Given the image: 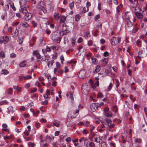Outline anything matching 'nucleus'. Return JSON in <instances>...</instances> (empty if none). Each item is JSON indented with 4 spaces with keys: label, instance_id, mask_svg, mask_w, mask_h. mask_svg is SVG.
I'll use <instances>...</instances> for the list:
<instances>
[{
    "label": "nucleus",
    "instance_id": "1",
    "mask_svg": "<svg viewBox=\"0 0 147 147\" xmlns=\"http://www.w3.org/2000/svg\"><path fill=\"white\" fill-rule=\"evenodd\" d=\"M102 123L104 124L106 128H109V129L115 127V124L112 123V120L111 119H105Z\"/></svg>",
    "mask_w": 147,
    "mask_h": 147
},
{
    "label": "nucleus",
    "instance_id": "2",
    "mask_svg": "<svg viewBox=\"0 0 147 147\" xmlns=\"http://www.w3.org/2000/svg\"><path fill=\"white\" fill-rule=\"evenodd\" d=\"M121 38L120 37L117 38L113 37L111 39V44L112 45H115L119 43L121 41Z\"/></svg>",
    "mask_w": 147,
    "mask_h": 147
},
{
    "label": "nucleus",
    "instance_id": "3",
    "mask_svg": "<svg viewBox=\"0 0 147 147\" xmlns=\"http://www.w3.org/2000/svg\"><path fill=\"white\" fill-rule=\"evenodd\" d=\"M9 40V38L7 36H1L0 37V43L1 44H5Z\"/></svg>",
    "mask_w": 147,
    "mask_h": 147
},
{
    "label": "nucleus",
    "instance_id": "4",
    "mask_svg": "<svg viewBox=\"0 0 147 147\" xmlns=\"http://www.w3.org/2000/svg\"><path fill=\"white\" fill-rule=\"evenodd\" d=\"M86 73L84 70H81L79 71L78 76L80 78L83 79L85 77Z\"/></svg>",
    "mask_w": 147,
    "mask_h": 147
},
{
    "label": "nucleus",
    "instance_id": "5",
    "mask_svg": "<svg viewBox=\"0 0 147 147\" xmlns=\"http://www.w3.org/2000/svg\"><path fill=\"white\" fill-rule=\"evenodd\" d=\"M98 107V103H94L92 104L90 106L91 110L93 112L96 110Z\"/></svg>",
    "mask_w": 147,
    "mask_h": 147
},
{
    "label": "nucleus",
    "instance_id": "6",
    "mask_svg": "<svg viewBox=\"0 0 147 147\" xmlns=\"http://www.w3.org/2000/svg\"><path fill=\"white\" fill-rule=\"evenodd\" d=\"M67 27L68 26L65 23H64L62 25V27H63V34L65 35L68 32V30L67 28Z\"/></svg>",
    "mask_w": 147,
    "mask_h": 147
},
{
    "label": "nucleus",
    "instance_id": "7",
    "mask_svg": "<svg viewBox=\"0 0 147 147\" xmlns=\"http://www.w3.org/2000/svg\"><path fill=\"white\" fill-rule=\"evenodd\" d=\"M25 18L26 20H30L32 17V14L31 13L28 12L25 15Z\"/></svg>",
    "mask_w": 147,
    "mask_h": 147
},
{
    "label": "nucleus",
    "instance_id": "8",
    "mask_svg": "<svg viewBox=\"0 0 147 147\" xmlns=\"http://www.w3.org/2000/svg\"><path fill=\"white\" fill-rule=\"evenodd\" d=\"M135 14L136 17L138 19L142 18L143 16V14L142 13L137 11L135 12Z\"/></svg>",
    "mask_w": 147,
    "mask_h": 147
},
{
    "label": "nucleus",
    "instance_id": "9",
    "mask_svg": "<svg viewBox=\"0 0 147 147\" xmlns=\"http://www.w3.org/2000/svg\"><path fill=\"white\" fill-rule=\"evenodd\" d=\"M54 35L52 34V36L51 37L52 38L53 40H54L57 43H59L60 42L61 38L60 37H57L56 38L54 39L53 38Z\"/></svg>",
    "mask_w": 147,
    "mask_h": 147
},
{
    "label": "nucleus",
    "instance_id": "10",
    "mask_svg": "<svg viewBox=\"0 0 147 147\" xmlns=\"http://www.w3.org/2000/svg\"><path fill=\"white\" fill-rule=\"evenodd\" d=\"M57 72L58 73H60L61 74H62L63 72V71L61 70L59 68H55L54 69V72L55 74H56Z\"/></svg>",
    "mask_w": 147,
    "mask_h": 147
},
{
    "label": "nucleus",
    "instance_id": "11",
    "mask_svg": "<svg viewBox=\"0 0 147 147\" xmlns=\"http://www.w3.org/2000/svg\"><path fill=\"white\" fill-rule=\"evenodd\" d=\"M21 11L24 15H25L28 12L27 8L26 7L22 8Z\"/></svg>",
    "mask_w": 147,
    "mask_h": 147
},
{
    "label": "nucleus",
    "instance_id": "12",
    "mask_svg": "<svg viewBox=\"0 0 147 147\" xmlns=\"http://www.w3.org/2000/svg\"><path fill=\"white\" fill-rule=\"evenodd\" d=\"M96 69L94 71V73H96L98 72L100 70V67L99 65H97L96 67Z\"/></svg>",
    "mask_w": 147,
    "mask_h": 147
},
{
    "label": "nucleus",
    "instance_id": "13",
    "mask_svg": "<svg viewBox=\"0 0 147 147\" xmlns=\"http://www.w3.org/2000/svg\"><path fill=\"white\" fill-rule=\"evenodd\" d=\"M12 88H10L8 89H7L5 91V93L7 94H11L12 92Z\"/></svg>",
    "mask_w": 147,
    "mask_h": 147
},
{
    "label": "nucleus",
    "instance_id": "14",
    "mask_svg": "<svg viewBox=\"0 0 147 147\" xmlns=\"http://www.w3.org/2000/svg\"><path fill=\"white\" fill-rule=\"evenodd\" d=\"M26 61H24L19 64V65L20 67H25L26 64Z\"/></svg>",
    "mask_w": 147,
    "mask_h": 147
},
{
    "label": "nucleus",
    "instance_id": "15",
    "mask_svg": "<svg viewBox=\"0 0 147 147\" xmlns=\"http://www.w3.org/2000/svg\"><path fill=\"white\" fill-rule=\"evenodd\" d=\"M54 63V60H51L49 61L47 63V65L49 67H51L53 64Z\"/></svg>",
    "mask_w": 147,
    "mask_h": 147
},
{
    "label": "nucleus",
    "instance_id": "16",
    "mask_svg": "<svg viewBox=\"0 0 147 147\" xmlns=\"http://www.w3.org/2000/svg\"><path fill=\"white\" fill-rule=\"evenodd\" d=\"M61 15L59 14V13H55L54 15V18L56 20H58L59 19Z\"/></svg>",
    "mask_w": 147,
    "mask_h": 147
},
{
    "label": "nucleus",
    "instance_id": "17",
    "mask_svg": "<svg viewBox=\"0 0 147 147\" xmlns=\"http://www.w3.org/2000/svg\"><path fill=\"white\" fill-rule=\"evenodd\" d=\"M104 115L106 117H111L112 116V113L111 112L109 111L108 112H106V113H105Z\"/></svg>",
    "mask_w": 147,
    "mask_h": 147
},
{
    "label": "nucleus",
    "instance_id": "18",
    "mask_svg": "<svg viewBox=\"0 0 147 147\" xmlns=\"http://www.w3.org/2000/svg\"><path fill=\"white\" fill-rule=\"evenodd\" d=\"M13 88L14 89L16 90L18 92H19L20 91L21 88L18 86H14Z\"/></svg>",
    "mask_w": 147,
    "mask_h": 147
},
{
    "label": "nucleus",
    "instance_id": "19",
    "mask_svg": "<svg viewBox=\"0 0 147 147\" xmlns=\"http://www.w3.org/2000/svg\"><path fill=\"white\" fill-rule=\"evenodd\" d=\"M23 40V39L22 37L18 38V42H19V44L20 45H21L22 43Z\"/></svg>",
    "mask_w": 147,
    "mask_h": 147
},
{
    "label": "nucleus",
    "instance_id": "20",
    "mask_svg": "<svg viewBox=\"0 0 147 147\" xmlns=\"http://www.w3.org/2000/svg\"><path fill=\"white\" fill-rule=\"evenodd\" d=\"M142 141V140L140 138H136L135 139V142L136 143H141Z\"/></svg>",
    "mask_w": 147,
    "mask_h": 147
},
{
    "label": "nucleus",
    "instance_id": "21",
    "mask_svg": "<svg viewBox=\"0 0 147 147\" xmlns=\"http://www.w3.org/2000/svg\"><path fill=\"white\" fill-rule=\"evenodd\" d=\"M92 63L94 64H96L97 63V60L96 58H92Z\"/></svg>",
    "mask_w": 147,
    "mask_h": 147
},
{
    "label": "nucleus",
    "instance_id": "22",
    "mask_svg": "<svg viewBox=\"0 0 147 147\" xmlns=\"http://www.w3.org/2000/svg\"><path fill=\"white\" fill-rule=\"evenodd\" d=\"M8 73V72L6 69H3L1 70V74L4 75H6Z\"/></svg>",
    "mask_w": 147,
    "mask_h": 147
},
{
    "label": "nucleus",
    "instance_id": "23",
    "mask_svg": "<svg viewBox=\"0 0 147 147\" xmlns=\"http://www.w3.org/2000/svg\"><path fill=\"white\" fill-rule=\"evenodd\" d=\"M9 4L11 7L12 8L13 10L15 11L16 10V8L14 6V4L13 3H9Z\"/></svg>",
    "mask_w": 147,
    "mask_h": 147
},
{
    "label": "nucleus",
    "instance_id": "24",
    "mask_svg": "<svg viewBox=\"0 0 147 147\" xmlns=\"http://www.w3.org/2000/svg\"><path fill=\"white\" fill-rule=\"evenodd\" d=\"M66 17L64 16H62L61 17L60 19V22L64 23L65 21Z\"/></svg>",
    "mask_w": 147,
    "mask_h": 147
},
{
    "label": "nucleus",
    "instance_id": "25",
    "mask_svg": "<svg viewBox=\"0 0 147 147\" xmlns=\"http://www.w3.org/2000/svg\"><path fill=\"white\" fill-rule=\"evenodd\" d=\"M28 145L29 147H34L35 144L34 143L30 142L28 143Z\"/></svg>",
    "mask_w": 147,
    "mask_h": 147
},
{
    "label": "nucleus",
    "instance_id": "26",
    "mask_svg": "<svg viewBox=\"0 0 147 147\" xmlns=\"http://www.w3.org/2000/svg\"><path fill=\"white\" fill-rule=\"evenodd\" d=\"M5 56V53L1 51L0 52V57H2V58H3Z\"/></svg>",
    "mask_w": 147,
    "mask_h": 147
},
{
    "label": "nucleus",
    "instance_id": "27",
    "mask_svg": "<svg viewBox=\"0 0 147 147\" xmlns=\"http://www.w3.org/2000/svg\"><path fill=\"white\" fill-rule=\"evenodd\" d=\"M6 16L7 13L6 12L4 14H2L1 16V18L3 20H4Z\"/></svg>",
    "mask_w": 147,
    "mask_h": 147
},
{
    "label": "nucleus",
    "instance_id": "28",
    "mask_svg": "<svg viewBox=\"0 0 147 147\" xmlns=\"http://www.w3.org/2000/svg\"><path fill=\"white\" fill-rule=\"evenodd\" d=\"M127 25L128 27H130L132 26V23L131 21L127 22Z\"/></svg>",
    "mask_w": 147,
    "mask_h": 147
},
{
    "label": "nucleus",
    "instance_id": "29",
    "mask_svg": "<svg viewBox=\"0 0 147 147\" xmlns=\"http://www.w3.org/2000/svg\"><path fill=\"white\" fill-rule=\"evenodd\" d=\"M89 146L90 147H95V144L92 142H90L89 143Z\"/></svg>",
    "mask_w": 147,
    "mask_h": 147
},
{
    "label": "nucleus",
    "instance_id": "30",
    "mask_svg": "<svg viewBox=\"0 0 147 147\" xmlns=\"http://www.w3.org/2000/svg\"><path fill=\"white\" fill-rule=\"evenodd\" d=\"M113 86V84L112 83H110L109 85V86L107 88V91H110L112 88Z\"/></svg>",
    "mask_w": 147,
    "mask_h": 147
},
{
    "label": "nucleus",
    "instance_id": "31",
    "mask_svg": "<svg viewBox=\"0 0 147 147\" xmlns=\"http://www.w3.org/2000/svg\"><path fill=\"white\" fill-rule=\"evenodd\" d=\"M90 122L89 121H86L83 122V125L84 126H88L89 125Z\"/></svg>",
    "mask_w": 147,
    "mask_h": 147
},
{
    "label": "nucleus",
    "instance_id": "32",
    "mask_svg": "<svg viewBox=\"0 0 147 147\" xmlns=\"http://www.w3.org/2000/svg\"><path fill=\"white\" fill-rule=\"evenodd\" d=\"M80 16L78 15H76L75 17V20L76 21L78 22L79 20L80 19Z\"/></svg>",
    "mask_w": 147,
    "mask_h": 147
},
{
    "label": "nucleus",
    "instance_id": "33",
    "mask_svg": "<svg viewBox=\"0 0 147 147\" xmlns=\"http://www.w3.org/2000/svg\"><path fill=\"white\" fill-rule=\"evenodd\" d=\"M56 66L57 67L56 68H60L61 67V64H60V63H59V62H56Z\"/></svg>",
    "mask_w": 147,
    "mask_h": 147
},
{
    "label": "nucleus",
    "instance_id": "34",
    "mask_svg": "<svg viewBox=\"0 0 147 147\" xmlns=\"http://www.w3.org/2000/svg\"><path fill=\"white\" fill-rule=\"evenodd\" d=\"M24 79H29L32 78L31 76L30 75H27L26 76L23 77Z\"/></svg>",
    "mask_w": 147,
    "mask_h": 147
},
{
    "label": "nucleus",
    "instance_id": "35",
    "mask_svg": "<svg viewBox=\"0 0 147 147\" xmlns=\"http://www.w3.org/2000/svg\"><path fill=\"white\" fill-rule=\"evenodd\" d=\"M74 2L73 1L69 5V6L71 9H72L74 7Z\"/></svg>",
    "mask_w": 147,
    "mask_h": 147
},
{
    "label": "nucleus",
    "instance_id": "36",
    "mask_svg": "<svg viewBox=\"0 0 147 147\" xmlns=\"http://www.w3.org/2000/svg\"><path fill=\"white\" fill-rule=\"evenodd\" d=\"M60 59L61 60V63L63 64V61L64 60V58L63 55L61 56Z\"/></svg>",
    "mask_w": 147,
    "mask_h": 147
},
{
    "label": "nucleus",
    "instance_id": "37",
    "mask_svg": "<svg viewBox=\"0 0 147 147\" xmlns=\"http://www.w3.org/2000/svg\"><path fill=\"white\" fill-rule=\"evenodd\" d=\"M8 102L5 100H4L1 102L0 103L1 105H7L8 104Z\"/></svg>",
    "mask_w": 147,
    "mask_h": 147
},
{
    "label": "nucleus",
    "instance_id": "38",
    "mask_svg": "<svg viewBox=\"0 0 147 147\" xmlns=\"http://www.w3.org/2000/svg\"><path fill=\"white\" fill-rule=\"evenodd\" d=\"M101 146L102 147H107V144L104 142H101Z\"/></svg>",
    "mask_w": 147,
    "mask_h": 147
},
{
    "label": "nucleus",
    "instance_id": "39",
    "mask_svg": "<svg viewBox=\"0 0 147 147\" xmlns=\"http://www.w3.org/2000/svg\"><path fill=\"white\" fill-rule=\"evenodd\" d=\"M40 123H39L38 122H36L35 123V126L36 128H39L40 126Z\"/></svg>",
    "mask_w": 147,
    "mask_h": 147
},
{
    "label": "nucleus",
    "instance_id": "40",
    "mask_svg": "<svg viewBox=\"0 0 147 147\" xmlns=\"http://www.w3.org/2000/svg\"><path fill=\"white\" fill-rule=\"evenodd\" d=\"M71 43L73 46L75 45V38H72L71 40Z\"/></svg>",
    "mask_w": 147,
    "mask_h": 147
},
{
    "label": "nucleus",
    "instance_id": "41",
    "mask_svg": "<svg viewBox=\"0 0 147 147\" xmlns=\"http://www.w3.org/2000/svg\"><path fill=\"white\" fill-rule=\"evenodd\" d=\"M108 61V59L107 58H104L102 60L103 62L105 64H106L107 63Z\"/></svg>",
    "mask_w": 147,
    "mask_h": 147
},
{
    "label": "nucleus",
    "instance_id": "42",
    "mask_svg": "<svg viewBox=\"0 0 147 147\" xmlns=\"http://www.w3.org/2000/svg\"><path fill=\"white\" fill-rule=\"evenodd\" d=\"M44 13H46L47 12V10L46 8L45 7H42L41 9Z\"/></svg>",
    "mask_w": 147,
    "mask_h": 147
},
{
    "label": "nucleus",
    "instance_id": "43",
    "mask_svg": "<svg viewBox=\"0 0 147 147\" xmlns=\"http://www.w3.org/2000/svg\"><path fill=\"white\" fill-rule=\"evenodd\" d=\"M133 4L135 6H137L138 4V0H133Z\"/></svg>",
    "mask_w": 147,
    "mask_h": 147
},
{
    "label": "nucleus",
    "instance_id": "44",
    "mask_svg": "<svg viewBox=\"0 0 147 147\" xmlns=\"http://www.w3.org/2000/svg\"><path fill=\"white\" fill-rule=\"evenodd\" d=\"M98 97L99 98H102L103 97V95L101 92L98 93L97 95Z\"/></svg>",
    "mask_w": 147,
    "mask_h": 147
},
{
    "label": "nucleus",
    "instance_id": "45",
    "mask_svg": "<svg viewBox=\"0 0 147 147\" xmlns=\"http://www.w3.org/2000/svg\"><path fill=\"white\" fill-rule=\"evenodd\" d=\"M16 56V54L14 53H12L10 54V57L11 58H15Z\"/></svg>",
    "mask_w": 147,
    "mask_h": 147
},
{
    "label": "nucleus",
    "instance_id": "46",
    "mask_svg": "<svg viewBox=\"0 0 147 147\" xmlns=\"http://www.w3.org/2000/svg\"><path fill=\"white\" fill-rule=\"evenodd\" d=\"M23 137L26 139V141H28L29 140H32V138L30 137L26 138L25 137L23 136Z\"/></svg>",
    "mask_w": 147,
    "mask_h": 147
},
{
    "label": "nucleus",
    "instance_id": "47",
    "mask_svg": "<svg viewBox=\"0 0 147 147\" xmlns=\"http://www.w3.org/2000/svg\"><path fill=\"white\" fill-rule=\"evenodd\" d=\"M8 109L9 110V113L10 112L12 111L13 113V108L11 107H9L8 108Z\"/></svg>",
    "mask_w": 147,
    "mask_h": 147
},
{
    "label": "nucleus",
    "instance_id": "48",
    "mask_svg": "<svg viewBox=\"0 0 147 147\" xmlns=\"http://www.w3.org/2000/svg\"><path fill=\"white\" fill-rule=\"evenodd\" d=\"M35 85L36 86L39 87L41 86V85L39 83L38 81H37L35 82Z\"/></svg>",
    "mask_w": 147,
    "mask_h": 147
},
{
    "label": "nucleus",
    "instance_id": "49",
    "mask_svg": "<svg viewBox=\"0 0 147 147\" xmlns=\"http://www.w3.org/2000/svg\"><path fill=\"white\" fill-rule=\"evenodd\" d=\"M22 25L23 26L26 28L27 27L29 26L28 24L27 23H23Z\"/></svg>",
    "mask_w": 147,
    "mask_h": 147
},
{
    "label": "nucleus",
    "instance_id": "50",
    "mask_svg": "<svg viewBox=\"0 0 147 147\" xmlns=\"http://www.w3.org/2000/svg\"><path fill=\"white\" fill-rule=\"evenodd\" d=\"M82 38L81 37H80L78 40V43H80L81 42H82Z\"/></svg>",
    "mask_w": 147,
    "mask_h": 147
},
{
    "label": "nucleus",
    "instance_id": "51",
    "mask_svg": "<svg viewBox=\"0 0 147 147\" xmlns=\"http://www.w3.org/2000/svg\"><path fill=\"white\" fill-rule=\"evenodd\" d=\"M32 24L34 27H36L37 25V24L34 21H32Z\"/></svg>",
    "mask_w": 147,
    "mask_h": 147
},
{
    "label": "nucleus",
    "instance_id": "52",
    "mask_svg": "<svg viewBox=\"0 0 147 147\" xmlns=\"http://www.w3.org/2000/svg\"><path fill=\"white\" fill-rule=\"evenodd\" d=\"M88 10V8L87 9H86V8L85 7H84L83 9V10H82V11L83 12H84V13H85L86 11H87Z\"/></svg>",
    "mask_w": 147,
    "mask_h": 147
},
{
    "label": "nucleus",
    "instance_id": "53",
    "mask_svg": "<svg viewBox=\"0 0 147 147\" xmlns=\"http://www.w3.org/2000/svg\"><path fill=\"white\" fill-rule=\"evenodd\" d=\"M100 17V15L98 14L96 15L94 18V19L95 21L97 20Z\"/></svg>",
    "mask_w": 147,
    "mask_h": 147
},
{
    "label": "nucleus",
    "instance_id": "54",
    "mask_svg": "<svg viewBox=\"0 0 147 147\" xmlns=\"http://www.w3.org/2000/svg\"><path fill=\"white\" fill-rule=\"evenodd\" d=\"M39 53L38 51H34L33 53V54L34 55L36 56V55Z\"/></svg>",
    "mask_w": 147,
    "mask_h": 147
},
{
    "label": "nucleus",
    "instance_id": "55",
    "mask_svg": "<svg viewBox=\"0 0 147 147\" xmlns=\"http://www.w3.org/2000/svg\"><path fill=\"white\" fill-rule=\"evenodd\" d=\"M45 76L48 79L51 78V76L49 75L46 73H45Z\"/></svg>",
    "mask_w": 147,
    "mask_h": 147
},
{
    "label": "nucleus",
    "instance_id": "56",
    "mask_svg": "<svg viewBox=\"0 0 147 147\" xmlns=\"http://www.w3.org/2000/svg\"><path fill=\"white\" fill-rule=\"evenodd\" d=\"M85 35L87 37H89L90 36V33L89 32H86L85 34Z\"/></svg>",
    "mask_w": 147,
    "mask_h": 147
},
{
    "label": "nucleus",
    "instance_id": "57",
    "mask_svg": "<svg viewBox=\"0 0 147 147\" xmlns=\"http://www.w3.org/2000/svg\"><path fill=\"white\" fill-rule=\"evenodd\" d=\"M109 53L108 52H105L104 53V56L105 57L109 55Z\"/></svg>",
    "mask_w": 147,
    "mask_h": 147
},
{
    "label": "nucleus",
    "instance_id": "58",
    "mask_svg": "<svg viewBox=\"0 0 147 147\" xmlns=\"http://www.w3.org/2000/svg\"><path fill=\"white\" fill-rule=\"evenodd\" d=\"M136 6H135V5H134L133 7V8H134V9H133V10L134 12H135V13L136 11L137 10V9H138V8L137 7V8L136 7Z\"/></svg>",
    "mask_w": 147,
    "mask_h": 147
},
{
    "label": "nucleus",
    "instance_id": "59",
    "mask_svg": "<svg viewBox=\"0 0 147 147\" xmlns=\"http://www.w3.org/2000/svg\"><path fill=\"white\" fill-rule=\"evenodd\" d=\"M91 4L88 1H87L86 3V6L88 8L90 6Z\"/></svg>",
    "mask_w": 147,
    "mask_h": 147
},
{
    "label": "nucleus",
    "instance_id": "60",
    "mask_svg": "<svg viewBox=\"0 0 147 147\" xmlns=\"http://www.w3.org/2000/svg\"><path fill=\"white\" fill-rule=\"evenodd\" d=\"M100 42L101 44H103L105 42V40L103 38H101L100 40Z\"/></svg>",
    "mask_w": 147,
    "mask_h": 147
},
{
    "label": "nucleus",
    "instance_id": "61",
    "mask_svg": "<svg viewBox=\"0 0 147 147\" xmlns=\"http://www.w3.org/2000/svg\"><path fill=\"white\" fill-rule=\"evenodd\" d=\"M53 125L57 127H58L59 126V124L57 122H54L53 123Z\"/></svg>",
    "mask_w": 147,
    "mask_h": 147
},
{
    "label": "nucleus",
    "instance_id": "62",
    "mask_svg": "<svg viewBox=\"0 0 147 147\" xmlns=\"http://www.w3.org/2000/svg\"><path fill=\"white\" fill-rule=\"evenodd\" d=\"M92 40H90L88 42V45L89 46H91L92 45Z\"/></svg>",
    "mask_w": 147,
    "mask_h": 147
},
{
    "label": "nucleus",
    "instance_id": "63",
    "mask_svg": "<svg viewBox=\"0 0 147 147\" xmlns=\"http://www.w3.org/2000/svg\"><path fill=\"white\" fill-rule=\"evenodd\" d=\"M43 105H46L48 103V101L47 100H45V101L42 102Z\"/></svg>",
    "mask_w": 147,
    "mask_h": 147
},
{
    "label": "nucleus",
    "instance_id": "64",
    "mask_svg": "<svg viewBox=\"0 0 147 147\" xmlns=\"http://www.w3.org/2000/svg\"><path fill=\"white\" fill-rule=\"evenodd\" d=\"M96 87L98 86L99 85V82L98 81H96L94 83Z\"/></svg>",
    "mask_w": 147,
    "mask_h": 147
}]
</instances>
